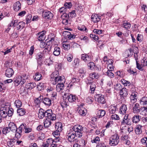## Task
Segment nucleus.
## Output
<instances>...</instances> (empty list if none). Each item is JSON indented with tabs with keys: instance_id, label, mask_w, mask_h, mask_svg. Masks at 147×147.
<instances>
[{
	"instance_id": "obj_1",
	"label": "nucleus",
	"mask_w": 147,
	"mask_h": 147,
	"mask_svg": "<svg viewBox=\"0 0 147 147\" xmlns=\"http://www.w3.org/2000/svg\"><path fill=\"white\" fill-rule=\"evenodd\" d=\"M51 117L52 121L55 120L56 119V115L53 113L51 109L45 110L42 109H39L38 112V117L40 119H42L44 117Z\"/></svg>"
},
{
	"instance_id": "obj_2",
	"label": "nucleus",
	"mask_w": 147,
	"mask_h": 147,
	"mask_svg": "<svg viewBox=\"0 0 147 147\" xmlns=\"http://www.w3.org/2000/svg\"><path fill=\"white\" fill-rule=\"evenodd\" d=\"M140 104L143 107H142V109H144L140 112V114L145 115L147 113V97H143L141 98L140 100Z\"/></svg>"
},
{
	"instance_id": "obj_3",
	"label": "nucleus",
	"mask_w": 147,
	"mask_h": 147,
	"mask_svg": "<svg viewBox=\"0 0 147 147\" xmlns=\"http://www.w3.org/2000/svg\"><path fill=\"white\" fill-rule=\"evenodd\" d=\"M132 86L131 90L130 91L132 92V93L130 96V101L129 102V105H132L136 103L138 98V93L137 92L134 91L133 89H134L135 87L133 85H131Z\"/></svg>"
},
{
	"instance_id": "obj_4",
	"label": "nucleus",
	"mask_w": 147,
	"mask_h": 147,
	"mask_svg": "<svg viewBox=\"0 0 147 147\" xmlns=\"http://www.w3.org/2000/svg\"><path fill=\"white\" fill-rule=\"evenodd\" d=\"M119 142V137L117 134L115 133L110 137L109 144L111 146H115L118 144Z\"/></svg>"
},
{
	"instance_id": "obj_5",
	"label": "nucleus",
	"mask_w": 147,
	"mask_h": 147,
	"mask_svg": "<svg viewBox=\"0 0 147 147\" xmlns=\"http://www.w3.org/2000/svg\"><path fill=\"white\" fill-rule=\"evenodd\" d=\"M83 128L82 127L79 125H75L73 127V130L75 132L76 137L80 138L82 136Z\"/></svg>"
},
{
	"instance_id": "obj_6",
	"label": "nucleus",
	"mask_w": 147,
	"mask_h": 147,
	"mask_svg": "<svg viewBox=\"0 0 147 147\" xmlns=\"http://www.w3.org/2000/svg\"><path fill=\"white\" fill-rule=\"evenodd\" d=\"M13 83L16 86H18L19 85H22L24 84L26 81L25 78L22 79V77L21 76H17L13 79Z\"/></svg>"
},
{
	"instance_id": "obj_7",
	"label": "nucleus",
	"mask_w": 147,
	"mask_h": 147,
	"mask_svg": "<svg viewBox=\"0 0 147 147\" xmlns=\"http://www.w3.org/2000/svg\"><path fill=\"white\" fill-rule=\"evenodd\" d=\"M10 107V104L7 103V105H5L2 107L0 109V115L2 118H5L7 116V112Z\"/></svg>"
},
{
	"instance_id": "obj_8",
	"label": "nucleus",
	"mask_w": 147,
	"mask_h": 147,
	"mask_svg": "<svg viewBox=\"0 0 147 147\" xmlns=\"http://www.w3.org/2000/svg\"><path fill=\"white\" fill-rule=\"evenodd\" d=\"M132 107V110L134 113L138 114L143 110L144 109H142V107H140V106L138 103H136L131 105Z\"/></svg>"
},
{
	"instance_id": "obj_9",
	"label": "nucleus",
	"mask_w": 147,
	"mask_h": 147,
	"mask_svg": "<svg viewBox=\"0 0 147 147\" xmlns=\"http://www.w3.org/2000/svg\"><path fill=\"white\" fill-rule=\"evenodd\" d=\"M128 114H126L123 117V119L121 121V125H130L131 124V120L128 118Z\"/></svg>"
},
{
	"instance_id": "obj_10",
	"label": "nucleus",
	"mask_w": 147,
	"mask_h": 147,
	"mask_svg": "<svg viewBox=\"0 0 147 147\" xmlns=\"http://www.w3.org/2000/svg\"><path fill=\"white\" fill-rule=\"evenodd\" d=\"M76 136V135L72 130H70L67 131L66 134V137L69 141L72 142L74 141V139Z\"/></svg>"
},
{
	"instance_id": "obj_11",
	"label": "nucleus",
	"mask_w": 147,
	"mask_h": 147,
	"mask_svg": "<svg viewBox=\"0 0 147 147\" xmlns=\"http://www.w3.org/2000/svg\"><path fill=\"white\" fill-rule=\"evenodd\" d=\"M61 18L62 19V23L65 25H69L71 24V21L70 18L67 16V14L66 13H64L61 16Z\"/></svg>"
},
{
	"instance_id": "obj_12",
	"label": "nucleus",
	"mask_w": 147,
	"mask_h": 147,
	"mask_svg": "<svg viewBox=\"0 0 147 147\" xmlns=\"http://www.w3.org/2000/svg\"><path fill=\"white\" fill-rule=\"evenodd\" d=\"M87 84L88 86H90V92L92 94L94 93L96 87L95 83L93 82L92 80H88Z\"/></svg>"
},
{
	"instance_id": "obj_13",
	"label": "nucleus",
	"mask_w": 147,
	"mask_h": 147,
	"mask_svg": "<svg viewBox=\"0 0 147 147\" xmlns=\"http://www.w3.org/2000/svg\"><path fill=\"white\" fill-rule=\"evenodd\" d=\"M42 16L45 19L51 20L53 17V14L49 11L45 10L42 12Z\"/></svg>"
},
{
	"instance_id": "obj_14",
	"label": "nucleus",
	"mask_w": 147,
	"mask_h": 147,
	"mask_svg": "<svg viewBox=\"0 0 147 147\" xmlns=\"http://www.w3.org/2000/svg\"><path fill=\"white\" fill-rule=\"evenodd\" d=\"M58 72L57 71H56L53 73L55 80L54 83H53L54 84H56L57 82L58 84H59V82H61L62 80L61 77L60 76H58Z\"/></svg>"
},
{
	"instance_id": "obj_15",
	"label": "nucleus",
	"mask_w": 147,
	"mask_h": 147,
	"mask_svg": "<svg viewBox=\"0 0 147 147\" xmlns=\"http://www.w3.org/2000/svg\"><path fill=\"white\" fill-rule=\"evenodd\" d=\"M95 99L99 103L104 104L106 102L104 96L101 94L96 95Z\"/></svg>"
},
{
	"instance_id": "obj_16",
	"label": "nucleus",
	"mask_w": 147,
	"mask_h": 147,
	"mask_svg": "<svg viewBox=\"0 0 147 147\" xmlns=\"http://www.w3.org/2000/svg\"><path fill=\"white\" fill-rule=\"evenodd\" d=\"M81 58L86 63H88L91 60V57L88 54L86 53L82 54Z\"/></svg>"
},
{
	"instance_id": "obj_17",
	"label": "nucleus",
	"mask_w": 147,
	"mask_h": 147,
	"mask_svg": "<svg viewBox=\"0 0 147 147\" xmlns=\"http://www.w3.org/2000/svg\"><path fill=\"white\" fill-rule=\"evenodd\" d=\"M64 96H67V100L68 101L70 102H75L78 101V99L77 98L75 95L72 94H69V95L67 94H64Z\"/></svg>"
},
{
	"instance_id": "obj_18",
	"label": "nucleus",
	"mask_w": 147,
	"mask_h": 147,
	"mask_svg": "<svg viewBox=\"0 0 147 147\" xmlns=\"http://www.w3.org/2000/svg\"><path fill=\"white\" fill-rule=\"evenodd\" d=\"M24 125H21L15 131L16 132L15 137L17 139L20 138L22 136V129H23Z\"/></svg>"
},
{
	"instance_id": "obj_19",
	"label": "nucleus",
	"mask_w": 147,
	"mask_h": 147,
	"mask_svg": "<svg viewBox=\"0 0 147 147\" xmlns=\"http://www.w3.org/2000/svg\"><path fill=\"white\" fill-rule=\"evenodd\" d=\"M47 118L44 121V126L45 128H48L51 125V120H52V118L51 117H47Z\"/></svg>"
},
{
	"instance_id": "obj_20",
	"label": "nucleus",
	"mask_w": 147,
	"mask_h": 147,
	"mask_svg": "<svg viewBox=\"0 0 147 147\" xmlns=\"http://www.w3.org/2000/svg\"><path fill=\"white\" fill-rule=\"evenodd\" d=\"M100 16L97 14H93L91 17L92 20L94 23H97L100 20Z\"/></svg>"
},
{
	"instance_id": "obj_21",
	"label": "nucleus",
	"mask_w": 147,
	"mask_h": 147,
	"mask_svg": "<svg viewBox=\"0 0 147 147\" xmlns=\"http://www.w3.org/2000/svg\"><path fill=\"white\" fill-rule=\"evenodd\" d=\"M14 73L13 70L11 68H7L5 73V76L7 77H11Z\"/></svg>"
},
{
	"instance_id": "obj_22",
	"label": "nucleus",
	"mask_w": 147,
	"mask_h": 147,
	"mask_svg": "<svg viewBox=\"0 0 147 147\" xmlns=\"http://www.w3.org/2000/svg\"><path fill=\"white\" fill-rule=\"evenodd\" d=\"M8 128L10 131L11 130L13 132H15L18 129L15 123L12 122H10L9 124Z\"/></svg>"
},
{
	"instance_id": "obj_23",
	"label": "nucleus",
	"mask_w": 147,
	"mask_h": 147,
	"mask_svg": "<svg viewBox=\"0 0 147 147\" xmlns=\"http://www.w3.org/2000/svg\"><path fill=\"white\" fill-rule=\"evenodd\" d=\"M127 89L125 88H123L120 91L119 94L121 97L124 98L128 95Z\"/></svg>"
},
{
	"instance_id": "obj_24",
	"label": "nucleus",
	"mask_w": 147,
	"mask_h": 147,
	"mask_svg": "<svg viewBox=\"0 0 147 147\" xmlns=\"http://www.w3.org/2000/svg\"><path fill=\"white\" fill-rule=\"evenodd\" d=\"M13 10L16 11H18L21 8V4L20 2L18 1L16 2L13 5Z\"/></svg>"
},
{
	"instance_id": "obj_25",
	"label": "nucleus",
	"mask_w": 147,
	"mask_h": 147,
	"mask_svg": "<svg viewBox=\"0 0 147 147\" xmlns=\"http://www.w3.org/2000/svg\"><path fill=\"white\" fill-rule=\"evenodd\" d=\"M55 36L53 34H51L49 35V41L47 42V43H49V44H55Z\"/></svg>"
},
{
	"instance_id": "obj_26",
	"label": "nucleus",
	"mask_w": 147,
	"mask_h": 147,
	"mask_svg": "<svg viewBox=\"0 0 147 147\" xmlns=\"http://www.w3.org/2000/svg\"><path fill=\"white\" fill-rule=\"evenodd\" d=\"M127 109L126 105L123 104L120 107L119 112L121 114H124L126 113Z\"/></svg>"
},
{
	"instance_id": "obj_27",
	"label": "nucleus",
	"mask_w": 147,
	"mask_h": 147,
	"mask_svg": "<svg viewBox=\"0 0 147 147\" xmlns=\"http://www.w3.org/2000/svg\"><path fill=\"white\" fill-rule=\"evenodd\" d=\"M141 119V116H140L139 115H135L132 117V122L133 123H137L140 121Z\"/></svg>"
},
{
	"instance_id": "obj_28",
	"label": "nucleus",
	"mask_w": 147,
	"mask_h": 147,
	"mask_svg": "<svg viewBox=\"0 0 147 147\" xmlns=\"http://www.w3.org/2000/svg\"><path fill=\"white\" fill-rule=\"evenodd\" d=\"M42 101L43 103L46 105L47 106H50L51 104V101L50 98L45 97L43 99H42Z\"/></svg>"
},
{
	"instance_id": "obj_29",
	"label": "nucleus",
	"mask_w": 147,
	"mask_h": 147,
	"mask_svg": "<svg viewBox=\"0 0 147 147\" xmlns=\"http://www.w3.org/2000/svg\"><path fill=\"white\" fill-rule=\"evenodd\" d=\"M106 114V112L104 110L100 109L97 111V116L98 118H101L103 117Z\"/></svg>"
},
{
	"instance_id": "obj_30",
	"label": "nucleus",
	"mask_w": 147,
	"mask_h": 147,
	"mask_svg": "<svg viewBox=\"0 0 147 147\" xmlns=\"http://www.w3.org/2000/svg\"><path fill=\"white\" fill-rule=\"evenodd\" d=\"M62 124L60 122H57L55 124V128L56 130H58L59 131H61L62 129Z\"/></svg>"
},
{
	"instance_id": "obj_31",
	"label": "nucleus",
	"mask_w": 147,
	"mask_h": 147,
	"mask_svg": "<svg viewBox=\"0 0 147 147\" xmlns=\"http://www.w3.org/2000/svg\"><path fill=\"white\" fill-rule=\"evenodd\" d=\"M36 86V84L33 82L27 84L25 88L27 90H31Z\"/></svg>"
},
{
	"instance_id": "obj_32",
	"label": "nucleus",
	"mask_w": 147,
	"mask_h": 147,
	"mask_svg": "<svg viewBox=\"0 0 147 147\" xmlns=\"http://www.w3.org/2000/svg\"><path fill=\"white\" fill-rule=\"evenodd\" d=\"M33 77L35 80L38 81L42 79V76L40 73L37 72L35 73Z\"/></svg>"
},
{
	"instance_id": "obj_33",
	"label": "nucleus",
	"mask_w": 147,
	"mask_h": 147,
	"mask_svg": "<svg viewBox=\"0 0 147 147\" xmlns=\"http://www.w3.org/2000/svg\"><path fill=\"white\" fill-rule=\"evenodd\" d=\"M117 109L116 106L114 105H111L109 109V113L111 114H113L115 113Z\"/></svg>"
},
{
	"instance_id": "obj_34",
	"label": "nucleus",
	"mask_w": 147,
	"mask_h": 147,
	"mask_svg": "<svg viewBox=\"0 0 147 147\" xmlns=\"http://www.w3.org/2000/svg\"><path fill=\"white\" fill-rule=\"evenodd\" d=\"M53 142V140L52 138L48 139L47 141L43 143L42 146L43 147H48L49 144H51Z\"/></svg>"
},
{
	"instance_id": "obj_35",
	"label": "nucleus",
	"mask_w": 147,
	"mask_h": 147,
	"mask_svg": "<svg viewBox=\"0 0 147 147\" xmlns=\"http://www.w3.org/2000/svg\"><path fill=\"white\" fill-rule=\"evenodd\" d=\"M87 112L86 109L84 108H82L79 109L78 113L79 114L83 116H85Z\"/></svg>"
},
{
	"instance_id": "obj_36",
	"label": "nucleus",
	"mask_w": 147,
	"mask_h": 147,
	"mask_svg": "<svg viewBox=\"0 0 147 147\" xmlns=\"http://www.w3.org/2000/svg\"><path fill=\"white\" fill-rule=\"evenodd\" d=\"M142 126L140 125H138L136 126L135 131L136 134H139L142 133Z\"/></svg>"
},
{
	"instance_id": "obj_37",
	"label": "nucleus",
	"mask_w": 147,
	"mask_h": 147,
	"mask_svg": "<svg viewBox=\"0 0 147 147\" xmlns=\"http://www.w3.org/2000/svg\"><path fill=\"white\" fill-rule=\"evenodd\" d=\"M60 48L58 47H56L54 48V51L53 52V55L55 56H58L60 53Z\"/></svg>"
},
{
	"instance_id": "obj_38",
	"label": "nucleus",
	"mask_w": 147,
	"mask_h": 147,
	"mask_svg": "<svg viewBox=\"0 0 147 147\" xmlns=\"http://www.w3.org/2000/svg\"><path fill=\"white\" fill-rule=\"evenodd\" d=\"M43 58V54L41 52L38 53L36 55V58L38 63L42 60Z\"/></svg>"
},
{
	"instance_id": "obj_39",
	"label": "nucleus",
	"mask_w": 147,
	"mask_h": 147,
	"mask_svg": "<svg viewBox=\"0 0 147 147\" xmlns=\"http://www.w3.org/2000/svg\"><path fill=\"white\" fill-rule=\"evenodd\" d=\"M38 35L39 36L38 38L39 41H42L45 39V36L44 33L42 32H39L38 34Z\"/></svg>"
},
{
	"instance_id": "obj_40",
	"label": "nucleus",
	"mask_w": 147,
	"mask_h": 147,
	"mask_svg": "<svg viewBox=\"0 0 147 147\" xmlns=\"http://www.w3.org/2000/svg\"><path fill=\"white\" fill-rule=\"evenodd\" d=\"M64 86V85L63 83H61L59 82L56 86V90L57 92H59L61 90H63Z\"/></svg>"
},
{
	"instance_id": "obj_41",
	"label": "nucleus",
	"mask_w": 147,
	"mask_h": 147,
	"mask_svg": "<svg viewBox=\"0 0 147 147\" xmlns=\"http://www.w3.org/2000/svg\"><path fill=\"white\" fill-rule=\"evenodd\" d=\"M17 113L20 116H23L25 114V110L22 108H20L17 109Z\"/></svg>"
},
{
	"instance_id": "obj_42",
	"label": "nucleus",
	"mask_w": 147,
	"mask_h": 147,
	"mask_svg": "<svg viewBox=\"0 0 147 147\" xmlns=\"http://www.w3.org/2000/svg\"><path fill=\"white\" fill-rule=\"evenodd\" d=\"M90 76L91 78L94 79L98 78L99 76L97 73L95 72H93L90 74Z\"/></svg>"
},
{
	"instance_id": "obj_43",
	"label": "nucleus",
	"mask_w": 147,
	"mask_h": 147,
	"mask_svg": "<svg viewBox=\"0 0 147 147\" xmlns=\"http://www.w3.org/2000/svg\"><path fill=\"white\" fill-rule=\"evenodd\" d=\"M25 24L23 22H19L18 23L17 28L18 30L22 29L24 27Z\"/></svg>"
},
{
	"instance_id": "obj_44",
	"label": "nucleus",
	"mask_w": 147,
	"mask_h": 147,
	"mask_svg": "<svg viewBox=\"0 0 147 147\" xmlns=\"http://www.w3.org/2000/svg\"><path fill=\"white\" fill-rule=\"evenodd\" d=\"M22 125H24L23 129H25L24 132L26 133H28L32 131V129L30 128L26 127V124H23Z\"/></svg>"
},
{
	"instance_id": "obj_45",
	"label": "nucleus",
	"mask_w": 147,
	"mask_h": 147,
	"mask_svg": "<svg viewBox=\"0 0 147 147\" xmlns=\"http://www.w3.org/2000/svg\"><path fill=\"white\" fill-rule=\"evenodd\" d=\"M16 141L13 139H12L7 142V145L9 147H12L14 145Z\"/></svg>"
},
{
	"instance_id": "obj_46",
	"label": "nucleus",
	"mask_w": 147,
	"mask_h": 147,
	"mask_svg": "<svg viewBox=\"0 0 147 147\" xmlns=\"http://www.w3.org/2000/svg\"><path fill=\"white\" fill-rule=\"evenodd\" d=\"M15 103L16 106L18 108L20 107L22 105V102L21 101L19 100H16L15 102Z\"/></svg>"
},
{
	"instance_id": "obj_47",
	"label": "nucleus",
	"mask_w": 147,
	"mask_h": 147,
	"mask_svg": "<svg viewBox=\"0 0 147 147\" xmlns=\"http://www.w3.org/2000/svg\"><path fill=\"white\" fill-rule=\"evenodd\" d=\"M87 66L89 69L92 70L94 69L95 65L94 62L90 61L88 63Z\"/></svg>"
},
{
	"instance_id": "obj_48",
	"label": "nucleus",
	"mask_w": 147,
	"mask_h": 147,
	"mask_svg": "<svg viewBox=\"0 0 147 147\" xmlns=\"http://www.w3.org/2000/svg\"><path fill=\"white\" fill-rule=\"evenodd\" d=\"M122 27L127 29L129 28L131 26V24L129 22H125L123 23L122 25Z\"/></svg>"
},
{
	"instance_id": "obj_49",
	"label": "nucleus",
	"mask_w": 147,
	"mask_h": 147,
	"mask_svg": "<svg viewBox=\"0 0 147 147\" xmlns=\"http://www.w3.org/2000/svg\"><path fill=\"white\" fill-rule=\"evenodd\" d=\"M32 16L30 14H28L26 16V24H28L31 22Z\"/></svg>"
},
{
	"instance_id": "obj_50",
	"label": "nucleus",
	"mask_w": 147,
	"mask_h": 147,
	"mask_svg": "<svg viewBox=\"0 0 147 147\" xmlns=\"http://www.w3.org/2000/svg\"><path fill=\"white\" fill-rule=\"evenodd\" d=\"M121 82L125 86H129V88L130 87V86L131 85V83L129 81L123 80L121 81Z\"/></svg>"
},
{
	"instance_id": "obj_51",
	"label": "nucleus",
	"mask_w": 147,
	"mask_h": 147,
	"mask_svg": "<svg viewBox=\"0 0 147 147\" xmlns=\"http://www.w3.org/2000/svg\"><path fill=\"white\" fill-rule=\"evenodd\" d=\"M67 16L71 18H74L76 16V14L75 13V11L73 10L71 12H69L68 14H67Z\"/></svg>"
},
{
	"instance_id": "obj_52",
	"label": "nucleus",
	"mask_w": 147,
	"mask_h": 147,
	"mask_svg": "<svg viewBox=\"0 0 147 147\" xmlns=\"http://www.w3.org/2000/svg\"><path fill=\"white\" fill-rule=\"evenodd\" d=\"M64 6L67 9H69L71 7L72 4L71 2H66L64 4Z\"/></svg>"
},
{
	"instance_id": "obj_53",
	"label": "nucleus",
	"mask_w": 147,
	"mask_h": 147,
	"mask_svg": "<svg viewBox=\"0 0 147 147\" xmlns=\"http://www.w3.org/2000/svg\"><path fill=\"white\" fill-rule=\"evenodd\" d=\"M66 57L67 61L69 62H71L73 58V55L71 54H69L66 56Z\"/></svg>"
},
{
	"instance_id": "obj_54",
	"label": "nucleus",
	"mask_w": 147,
	"mask_h": 147,
	"mask_svg": "<svg viewBox=\"0 0 147 147\" xmlns=\"http://www.w3.org/2000/svg\"><path fill=\"white\" fill-rule=\"evenodd\" d=\"M112 70L108 69L107 71V75L111 78H113L114 77V74L112 72Z\"/></svg>"
},
{
	"instance_id": "obj_55",
	"label": "nucleus",
	"mask_w": 147,
	"mask_h": 147,
	"mask_svg": "<svg viewBox=\"0 0 147 147\" xmlns=\"http://www.w3.org/2000/svg\"><path fill=\"white\" fill-rule=\"evenodd\" d=\"M115 88L117 90H121L123 88L120 84H117L115 86Z\"/></svg>"
},
{
	"instance_id": "obj_56",
	"label": "nucleus",
	"mask_w": 147,
	"mask_h": 147,
	"mask_svg": "<svg viewBox=\"0 0 147 147\" xmlns=\"http://www.w3.org/2000/svg\"><path fill=\"white\" fill-rule=\"evenodd\" d=\"M94 99L92 97H88L86 98V102L88 104H91L93 101Z\"/></svg>"
},
{
	"instance_id": "obj_57",
	"label": "nucleus",
	"mask_w": 147,
	"mask_h": 147,
	"mask_svg": "<svg viewBox=\"0 0 147 147\" xmlns=\"http://www.w3.org/2000/svg\"><path fill=\"white\" fill-rule=\"evenodd\" d=\"M44 86L45 85L44 83H40L37 85V88L38 90H41L44 89Z\"/></svg>"
},
{
	"instance_id": "obj_58",
	"label": "nucleus",
	"mask_w": 147,
	"mask_h": 147,
	"mask_svg": "<svg viewBox=\"0 0 147 147\" xmlns=\"http://www.w3.org/2000/svg\"><path fill=\"white\" fill-rule=\"evenodd\" d=\"M78 28L79 30L81 31L84 30L86 32L87 30L86 28L84 26H79L78 27Z\"/></svg>"
},
{
	"instance_id": "obj_59",
	"label": "nucleus",
	"mask_w": 147,
	"mask_h": 147,
	"mask_svg": "<svg viewBox=\"0 0 147 147\" xmlns=\"http://www.w3.org/2000/svg\"><path fill=\"white\" fill-rule=\"evenodd\" d=\"M136 67L139 70L142 71L144 70V69L143 67L139 63H138V61H137L136 63Z\"/></svg>"
},
{
	"instance_id": "obj_60",
	"label": "nucleus",
	"mask_w": 147,
	"mask_h": 147,
	"mask_svg": "<svg viewBox=\"0 0 147 147\" xmlns=\"http://www.w3.org/2000/svg\"><path fill=\"white\" fill-rule=\"evenodd\" d=\"M10 131V129L8 127H6L3 128L2 130V132L3 134L6 135L7 134L9 133Z\"/></svg>"
},
{
	"instance_id": "obj_61",
	"label": "nucleus",
	"mask_w": 147,
	"mask_h": 147,
	"mask_svg": "<svg viewBox=\"0 0 147 147\" xmlns=\"http://www.w3.org/2000/svg\"><path fill=\"white\" fill-rule=\"evenodd\" d=\"M13 110L12 108H9L7 112V115H8L9 117L11 116L13 114Z\"/></svg>"
},
{
	"instance_id": "obj_62",
	"label": "nucleus",
	"mask_w": 147,
	"mask_h": 147,
	"mask_svg": "<svg viewBox=\"0 0 147 147\" xmlns=\"http://www.w3.org/2000/svg\"><path fill=\"white\" fill-rule=\"evenodd\" d=\"M111 119H112L119 120V119L120 118L119 116L115 114L111 116Z\"/></svg>"
},
{
	"instance_id": "obj_63",
	"label": "nucleus",
	"mask_w": 147,
	"mask_h": 147,
	"mask_svg": "<svg viewBox=\"0 0 147 147\" xmlns=\"http://www.w3.org/2000/svg\"><path fill=\"white\" fill-rule=\"evenodd\" d=\"M50 50L51 47L50 48L46 47L43 51V53L47 55L49 54Z\"/></svg>"
},
{
	"instance_id": "obj_64",
	"label": "nucleus",
	"mask_w": 147,
	"mask_h": 147,
	"mask_svg": "<svg viewBox=\"0 0 147 147\" xmlns=\"http://www.w3.org/2000/svg\"><path fill=\"white\" fill-rule=\"evenodd\" d=\"M141 142L143 144H146V145L147 144V137H144L141 139Z\"/></svg>"
}]
</instances>
